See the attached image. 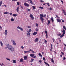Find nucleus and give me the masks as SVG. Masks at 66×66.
<instances>
[{
    "label": "nucleus",
    "mask_w": 66,
    "mask_h": 66,
    "mask_svg": "<svg viewBox=\"0 0 66 66\" xmlns=\"http://www.w3.org/2000/svg\"><path fill=\"white\" fill-rule=\"evenodd\" d=\"M40 1L41 2H44V1H43L42 0H40Z\"/></svg>",
    "instance_id": "obj_46"
},
{
    "label": "nucleus",
    "mask_w": 66,
    "mask_h": 66,
    "mask_svg": "<svg viewBox=\"0 0 66 66\" xmlns=\"http://www.w3.org/2000/svg\"><path fill=\"white\" fill-rule=\"evenodd\" d=\"M32 8H33V9H35V6H32Z\"/></svg>",
    "instance_id": "obj_41"
},
{
    "label": "nucleus",
    "mask_w": 66,
    "mask_h": 66,
    "mask_svg": "<svg viewBox=\"0 0 66 66\" xmlns=\"http://www.w3.org/2000/svg\"><path fill=\"white\" fill-rule=\"evenodd\" d=\"M46 4H47H47H49V3H46Z\"/></svg>",
    "instance_id": "obj_61"
},
{
    "label": "nucleus",
    "mask_w": 66,
    "mask_h": 66,
    "mask_svg": "<svg viewBox=\"0 0 66 66\" xmlns=\"http://www.w3.org/2000/svg\"><path fill=\"white\" fill-rule=\"evenodd\" d=\"M9 14H10V15H12V13H9Z\"/></svg>",
    "instance_id": "obj_55"
},
{
    "label": "nucleus",
    "mask_w": 66,
    "mask_h": 66,
    "mask_svg": "<svg viewBox=\"0 0 66 66\" xmlns=\"http://www.w3.org/2000/svg\"><path fill=\"white\" fill-rule=\"evenodd\" d=\"M7 30H5V35H7Z\"/></svg>",
    "instance_id": "obj_15"
},
{
    "label": "nucleus",
    "mask_w": 66,
    "mask_h": 66,
    "mask_svg": "<svg viewBox=\"0 0 66 66\" xmlns=\"http://www.w3.org/2000/svg\"><path fill=\"white\" fill-rule=\"evenodd\" d=\"M37 33V32H35L34 33H33L32 34L33 35H36V34Z\"/></svg>",
    "instance_id": "obj_11"
},
{
    "label": "nucleus",
    "mask_w": 66,
    "mask_h": 66,
    "mask_svg": "<svg viewBox=\"0 0 66 66\" xmlns=\"http://www.w3.org/2000/svg\"><path fill=\"white\" fill-rule=\"evenodd\" d=\"M12 16H15V17H16L17 16V15L15 14H13V15H12Z\"/></svg>",
    "instance_id": "obj_23"
},
{
    "label": "nucleus",
    "mask_w": 66,
    "mask_h": 66,
    "mask_svg": "<svg viewBox=\"0 0 66 66\" xmlns=\"http://www.w3.org/2000/svg\"><path fill=\"white\" fill-rule=\"evenodd\" d=\"M43 59L44 61H45V58L44 57L43 58Z\"/></svg>",
    "instance_id": "obj_54"
},
{
    "label": "nucleus",
    "mask_w": 66,
    "mask_h": 66,
    "mask_svg": "<svg viewBox=\"0 0 66 66\" xmlns=\"http://www.w3.org/2000/svg\"><path fill=\"white\" fill-rule=\"evenodd\" d=\"M8 13V12H5L4 13V15H5L6 14H7Z\"/></svg>",
    "instance_id": "obj_32"
},
{
    "label": "nucleus",
    "mask_w": 66,
    "mask_h": 66,
    "mask_svg": "<svg viewBox=\"0 0 66 66\" xmlns=\"http://www.w3.org/2000/svg\"><path fill=\"white\" fill-rule=\"evenodd\" d=\"M39 56H40L41 57H42V54H41L40 53H39Z\"/></svg>",
    "instance_id": "obj_25"
},
{
    "label": "nucleus",
    "mask_w": 66,
    "mask_h": 66,
    "mask_svg": "<svg viewBox=\"0 0 66 66\" xmlns=\"http://www.w3.org/2000/svg\"><path fill=\"white\" fill-rule=\"evenodd\" d=\"M27 11H31V10L30 9H27Z\"/></svg>",
    "instance_id": "obj_45"
},
{
    "label": "nucleus",
    "mask_w": 66,
    "mask_h": 66,
    "mask_svg": "<svg viewBox=\"0 0 66 66\" xmlns=\"http://www.w3.org/2000/svg\"><path fill=\"white\" fill-rule=\"evenodd\" d=\"M29 51H32V50L30 49V50H29Z\"/></svg>",
    "instance_id": "obj_63"
},
{
    "label": "nucleus",
    "mask_w": 66,
    "mask_h": 66,
    "mask_svg": "<svg viewBox=\"0 0 66 66\" xmlns=\"http://www.w3.org/2000/svg\"><path fill=\"white\" fill-rule=\"evenodd\" d=\"M30 17L31 18L32 20H33V19H34V18L33 17V15L32 14H31L30 15Z\"/></svg>",
    "instance_id": "obj_6"
},
{
    "label": "nucleus",
    "mask_w": 66,
    "mask_h": 66,
    "mask_svg": "<svg viewBox=\"0 0 66 66\" xmlns=\"http://www.w3.org/2000/svg\"><path fill=\"white\" fill-rule=\"evenodd\" d=\"M29 52H30V51H24V52L25 53H28Z\"/></svg>",
    "instance_id": "obj_22"
},
{
    "label": "nucleus",
    "mask_w": 66,
    "mask_h": 66,
    "mask_svg": "<svg viewBox=\"0 0 66 66\" xmlns=\"http://www.w3.org/2000/svg\"><path fill=\"white\" fill-rule=\"evenodd\" d=\"M61 2H62V3L63 4V3H64V2H63V1H62V0H61Z\"/></svg>",
    "instance_id": "obj_49"
},
{
    "label": "nucleus",
    "mask_w": 66,
    "mask_h": 66,
    "mask_svg": "<svg viewBox=\"0 0 66 66\" xmlns=\"http://www.w3.org/2000/svg\"><path fill=\"white\" fill-rule=\"evenodd\" d=\"M6 59H7L8 61H10V59L9 58H7L6 57Z\"/></svg>",
    "instance_id": "obj_30"
},
{
    "label": "nucleus",
    "mask_w": 66,
    "mask_h": 66,
    "mask_svg": "<svg viewBox=\"0 0 66 66\" xmlns=\"http://www.w3.org/2000/svg\"><path fill=\"white\" fill-rule=\"evenodd\" d=\"M52 40H53V42H54V41L55 40L54 39V38H53V39H52Z\"/></svg>",
    "instance_id": "obj_50"
},
{
    "label": "nucleus",
    "mask_w": 66,
    "mask_h": 66,
    "mask_svg": "<svg viewBox=\"0 0 66 66\" xmlns=\"http://www.w3.org/2000/svg\"><path fill=\"white\" fill-rule=\"evenodd\" d=\"M35 31H36V32H37L38 31V29L37 28L35 29Z\"/></svg>",
    "instance_id": "obj_34"
},
{
    "label": "nucleus",
    "mask_w": 66,
    "mask_h": 66,
    "mask_svg": "<svg viewBox=\"0 0 66 66\" xmlns=\"http://www.w3.org/2000/svg\"><path fill=\"white\" fill-rule=\"evenodd\" d=\"M27 28H31V26H27Z\"/></svg>",
    "instance_id": "obj_43"
},
{
    "label": "nucleus",
    "mask_w": 66,
    "mask_h": 66,
    "mask_svg": "<svg viewBox=\"0 0 66 66\" xmlns=\"http://www.w3.org/2000/svg\"><path fill=\"white\" fill-rule=\"evenodd\" d=\"M47 41L46 40H45V41H44L45 44H47Z\"/></svg>",
    "instance_id": "obj_38"
},
{
    "label": "nucleus",
    "mask_w": 66,
    "mask_h": 66,
    "mask_svg": "<svg viewBox=\"0 0 66 66\" xmlns=\"http://www.w3.org/2000/svg\"><path fill=\"white\" fill-rule=\"evenodd\" d=\"M32 52L33 53H35V52H34L33 50L32 51Z\"/></svg>",
    "instance_id": "obj_40"
},
{
    "label": "nucleus",
    "mask_w": 66,
    "mask_h": 66,
    "mask_svg": "<svg viewBox=\"0 0 66 66\" xmlns=\"http://www.w3.org/2000/svg\"><path fill=\"white\" fill-rule=\"evenodd\" d=\"M39 63H41V62H42V61L40 60L39 61Z\"/></svg>",
    "instance_id": "obj_58"
},
{
    "label": "nucleus",
    "mask_w": 66,
    "mask_h": 66,
    "mask_svg": "<svg viewBox=\"0 0 66 66\" xmlns=\"http://www.w3.org/2000/svg\"><path fill=\"white\" fill-rule=\"evenodd\" d=\"M11 21H14V19L13 18H11Z\"/></svg>",
    "instance_id": "obj_24"
},
{
    "label": "nucleus",
    "mask_w": 66,
    "mask_h": 66,
    "mask_svg": "<svg viewBox=\"0 0 66 66\" xmlns=\"http://www.w3.org/2000/svg\"><path fill=\"white\" fill-rule=\"evenodd\" d=\"M63 31H61L63 32V34H65V30H64V29H63Z\"/></svg>",
    "instance_id": "obj_14"
},
{
    "label": "nucleus",
    "mask_w": 66,
    "mask_h": 66,
    "mask_svg": "<svg viewBox=\"0 0 66 66\" xmlns=\"http://www.w3.org/2000/svg\"><path fill=\"white\" fill-rule=\"evenodd\" d=\"M34 61V59L33 58L31 59V62H33V61Z\"/></svg>",
    "instance_id": "obj_29"
},
{
    "label": "nucleus",
    "mask_w": 66,
    "mask_h": 66,
    "mask_svg": "<svg viewBox=\"0 0 66 66\" xmlns=\"http://www.w3.org/2000/svg\"><path fill=\"white\" fill-rule=\"evenodd\" d=\"M61 54H62V55H64V53H63V52H61Z\"/></svg>",
    "instance_id": "obj_52"
},
{
    "label": "nucleus",
    "mask_w": 66,
    "mask_h": 66,
    "mask_svg": "<svg viewBox=\"0 0 66 66\" xmlns=\"http://www.w3.org/2000/svg\"><path fill=\"white\" fill-rule=\"evenodd\" d=\"M0 44L1 45V46H3V43H2L1 41H0Z\"/></svg>",
    "instance_id": "obj_16"
},
{
    "label": "nucleus",
    "mask_w": 66,
    "mask_h": 66,
    "mask_svg": "<svg viewBox=\"0 0 66 66\" xmlns=\"http://www.w3.org/2000/svg\"><path fill=\"white\" fill-rule=\"evenodd\" d=\"M45 33L46 34V38H48V34L47 33V31H46L45 30Z\"/></svg>",
    "instance_id": "obj_7"
},
{
    "label": "nucleus",
    "mask_w": 66,
    "mask_h": 66,
    "mask_svg": "<svg viewBox=\"0 0 66 66\" xmlns=\"http://www.w3.org/2000/svg\"><path fill=\"white\" fill-rule=\"evenodd\" d=\"M38 40H39V39L38 38H36L35 40V42H37Z\"/></svg>",
    "instance_id": "obj_8"
},
{
    "label": "nucleus",
    "mask_w": 66,
    "mask_h": 66,
    "mask_svg": "<svg viewBox=\"0 0 66 66\" xmlns=\"http://www.w3.org/2000/svg\"><path fill=\"white\" fill-rule=\"evenodd\" d=\"M13 63H16V61L15 60H13Z\"/></svg>",
    "instance_id": "obj_27"
},
{
    "label": "nucleus",
    "mask_w": 66,
    "mask_h": 66,
    "mask_svg": "<svg viewBox=\"0 0 66 66\" xmlns=\"http://www.w3.org/2000/svg\"><path fill=\"white\" fill-rule=\"evenodd\" d=\"M53 58H52L51 59V61L52 62V63L54 64V60H53Z\"/></svg>",
    "instance_id": "obj_18"
},
{
    "label": "nucleus",
    "mask_w": 66,
    "mask_h": 66,
    "mask_svg": "<svg viewBox=\"0 0 66 66\" xmlns=\"http://www.w3.org/2000/svg\"><path fill=\"white\" fill-rule=\"evenodd\" d=\"M17 5H19V3L18 2H17Z\"/></svg>",
    "instance_id": "obj_44"
},
{
    "label": "nucleus",
    "mask_w": 66,
    "mask_h": 66,
    "mask_svg": "<svg viewBox=\"0 0 66 66\" xmlns=\"http://www.w3.org/2000/svg\"><path fill=\"white\" fill-rule=\"evenodd\" d=\"M62 55H60V57H62Z\"/></svg>",
    "instance_id": "obj_64"
},
{
    "label": "nucleus",
    "mask_w": 66,
    "mask_h": 66,
    "mask_svg": "<svg viewBox=\"0 0 66 66\" xmlns=\"http://www.w3.org/2000/svg\"><path fill=\"white\" fill-rule=\"evenodd\" d=\"M7 48L10 50L11 52H13L14 51L15 49H14V47L12 46H11L9 44H8L7 45Z\"/></svg>",
    "instance_id": "obj_1"
},
{
    "label": "nucleus",
    "mask_w": 66,
    "mask_h": 66,
    "mask_svg": "<svg viewBox=\"0 0 66 66\" xmlns=\"http://www.w3.org/2000/svg\"><path fill=\"white\" fill-rule=\"evenodd\" d=\"M46 14H44V17H46Z\"/></svg>",
    "instance_id": "obj_59"
},
{
    "label": "nucleus",
    "mask_w": 66,
    "mask_h": 66,
    "mask_svg": "<svg viewBox=\"0 0 66 66\" xmlns=\"http://www.w3.org/2000/svg\"><path fill=\"white\" fill-rule=\"evenodd\" d=\"M65 34H63L62 35H61L60 36V37H61V38H62V37H63V36H64V35Z\"/></svg>",
    "instance_id": "obj_21"
},
{
    "label": "nucleus",
    "mask_w": 66,
    "mask_h": 66,
    "mask_svg": "<svg viewBox=\"0 0 66 66\" xmlns=\"http://www.w3.org/2000/svg\"><path fill=\"white\" fill-rule=\"evenodd\" d=\"M39 8L40 9H43V7H39Z\"/></svg>",
    "instance_id": "obj_42"
},
{
    "label": "nucleus",
    "mask_w": 66,
    "mask_h": 66,
    "mask_svg": "<svg viewBox=\"0 0 66 66\" xmlns=\"http://www.w3.org/2000/svg\"><path fill=\"white\" fill-rule=\"evenodd\" d=\"M50 10H52V8H51V7L50 8Z\"/></svg>",
    "instance_id": "obj_60"
},
{
    "label": "nucleus",
    "mask_w": 66,
    "mask_h": 66,
    "mask_svg": "<svg viewBox=\"0 0 66 66\" xmlns=\"http://www.w3.org/2000/svg\"><path fill=\"white\" fill-rule=\"evenodd\" d=\"M21 48L22 49H24V47L22 46H21Z\"/></svg>",
    "instance_id": "obj_35"
},
{
    "label": "nucleus",
    "mask_w": 66,
    "mask_h": 66,
    "mask_svg": "<svg viewBox=\"0 0 66 66\" xmlns=\"http://www.w3.org/2000/svg\"><path fill=\"white\" fill-rule=\"evenodd\" d=\"M36 24V26L37 27H38V24H37V23H35Z\"/></svg>",
    "instance_id": "obj_33"
},
{
    "label": "nucleus",
    "mask_w": 66,
    "mask_h": 66,
    "mask_svg": "<svg viewBox=\"0 0 66 66\" xmlns=\"http://www.w3.org/2000/svg\"><path fill=\"white\" fill-rule=\"evenodd\" d=\"M57 21L59 22H61V20L60 19H57Z\"/></svg>",
    "instance_id": "obj_17"
},
{
    "label": "nucleus",
    "mask_w": 66,
    "mask_h": 66,
    "mask_svg": "<svg viewBox=\"0 0 66 66\" xmlns=\"http://www.w3.org/2000/svg\"><path fill=\"white\" fill-rule=\"evenodd\" d=\"M36 56H34L33 57V58H36Z\"/></svg>",
    "instance_id": "obj_56"
},
{
    "label": "nucleus",
    "mask_w": 66,
    "mask_h": 66,
    "mask_svg": "<svg viewBox=\"0 0 66 66\" xmlns=\"http://www.w3.org/2000/svg\"><path fill=\"white\" fill-rule=\"evenodd\" d=\"M51 20L52 21V22L53 23V21H54V20H53V18H51Z\"/></svg>",
    "instance_id": "obj_20"
},
{
    "label": "nucleus",
    "mask_w": 66,
    "mask_h": 66,
    "mask_svg": "<svg viewBox=\"0 0 66 66\" xmlns=\"http://www.w3.org/2000/svg\"><path fill=\"white\" fill-rule=\"evenodd\" d=\"M56 16L58 18H59V16H58L57 15H56Z\"/></svg>",
    "instance_id": "obj_57"
},
{
    "label": "nucleus",
    "mask_w": 66,
    "mask_h": 66,
    "mask_svg": "<svg viewBox=\"0 0 66 66\" xmlns=\"http://www.w3.org/2000/svg\"><path fill=\"white\" fill-rule=\"evenodd\" d=\"M40 19L41 20V21L42 22V23H43L44 22V15L43 14H40Z\"/></svg>",
    "instance_id": "obj_2"
},
{
    "label": "nucleus",
    "mask_w": 66,
    "mask_h": 66,
    "mask_svg": "<svg viewBox=\"0 0 66 66\" xmlns=\"http://www.w3.org/2000/svg\"><path fill=\"white\" fill-rule=\"evenodd\" d=\"M44 63L45 64V65H48V66H50V65L48 63H47L46 62H44Z\"/></svg>",
    "instance_id": "obj_12"
},
{
    "label": "nucleus",
    "mask_w": 66,
    "mask_h": 66,
    "mask_svg": "<svg viewBox=\"0 0 66 66\" xmlns=\"http://www.w3.org/2000/svg\"><path fill=\"white\" fill-rule=\"evenodd\" d=\"M2 1L1 0L0 1V4H2Z\"/></svg>",
    "instance_id": "obj_39"
},
{
    "label": "nucleus",
    "mask_w": 66,
    "mask_h": 66,
    "mask_svg": "<svg viewBox=\"0 0 66 66\" xmlns=\"http://www.w3.org/2000/svg\"><path fill=\"white\" fill-rule=\"evenodd\" d=\"M23 61V59L22 58H21L20 59V62H22Z\"/></svg>",
    "instance_id": "obj_19"
},
{
    "label": "nucleus",
    "mask_w": 66,
    "mask_h": 66,
    "mask_svg": "<svg viewBox=\"0 0 66 66\" xmlns=\"http://www.w3.org/2000/svg\"><path fill=\"white\" fill-rule=\"evenodd\" d=\"M30 34H31V33H30V32L28 31L27 34V35H30Z\"/></svg>",
    "instance_id": "obj_28"
},
{
    "label": "nucleus",
    "mask_w": 66,
    "mask_h": 66,
    "mask_svg": "<svg viewBox=\"0 0 66 66\" xmlns=\"http://www.w3.org/2000/svg\"><path fill=\"white\" fill-rule=\"evenodd\" d=\"M28 32H32V29H30L29 30Z\"/></svg>",
    "instance_id": "obj_37"
},
{
    "label": "nucleus",
    "mask_w": 66,
    "mask_h": 66,
    "mask_svg": "<svg viewBox=\"0 0 66 66\" xmlns=\"http://www.w3.org/2000/svg\"><path fill=\"white\" fill-rule=\"evenodd\" d=\"M30 55L31 57H33L35 55L33 54H30Z\"/></svg>",
    "instance_id": "obj_10"
},
{
    "label": "nucleus",
    "mask_w": 66,
    "mask_h": 66,
    "mask_svg": "<svg viewBox=\"0 0 66 66\" xmlns=\"http://www.w3.org/2000/svg\"><path fill=\"white\" fill-rule=\"evenodd\" d=\"M63 60H66V58H65V57H63Z\"/></svg>",
    "instance_id": "obj_53"
},
{
    "label": "nucleus",
    "mask_w": 66,
    "mask_h": 66,
    "mask_svg": "<svg viewBox=\"0 0 66 66\" xmlns=\"http://www.w3.org/2000/svg\"><path fill=\"white\" fill-rule=\"evenodd\" d=\"M24 59L25 60H27V56H25L24 57Z\"/></svg>",
    "instance_id": "obj_26"
},
{
    "label": "nucleus",
    "mask_w": 66,
    "mask_h": 66,
    "mask_svg": "<svg viewBox=\"0 0 66 66\" xmlns=\"http://www.w3.org/2000/svg\"><path fill=\"white\" fill-rule=\"evenodd\" d=\"M50 20H48V25H49V24H50Z\"/></svg>",
    "instance_id": "obj_31"
},
{
    "label": "nucleus",
    "mask_w": 66,
    "mask_h": 66,
    "mask_svg": "<svg viewBox=\"0 0 66 66\" xmlns=\"http://www.w3.org/2000/svg\"><path fill=\"white\" fill-rule=\"evenodd\" d=\"M24 5L25 6H26L27 7H29V6H30L26 2L24 3Z\"/></svg>",
    "instance_id": "obj_5"
},
{
    "label": "nucleus",
    "mask_w": 66,
    "mask_h": 66,
    "mask_svg": "<svg viewBox=\"0 0 66 66\" xmlns=\"http://www.w3.org/2000/svg\"><path fill=\"white\" fill-rule=\"evenodd\" d=\"M17 29H19L21 31H23V28H21L19 26H18L17 27Z\"/></svg>",
    "instance_id": "obj_3"
},
{
    "label": "nucleus",
    "mask_w": 66,
    "mask_h": 66,
    "mask_svg": "<svg viewBox=\"0 0 66 66\" xmlns=\"http://www.w3.org/2000/svg\"><path fill=\"white\" fill-rule=\"evenodd\" d=\"M0 29H1V30H2V27L1 26H0Z\"/></svg>",
    "instance_id": "obj_47"
},
{
    "label": "nucleus",
    "mask_w": 66,
    "mask_h": 66,
    "mask_svg": "<svg viewBox=\"0 0 66 66\" xmlns=\"http://www.w3.org/2000/svg\"><path fill=\"white\" fill-rule=\"evenodd\" d=\"M52 46H53L52 44H51V48L52 49H53V48H52Z\"/></svg>",
    "instance_id": "obj_36"
},
{
    "label": "nucleus",
    "mask_w": 66,
    "mask_h": 66,
    "mask_svg": "<svg viewBox=\"0 0 66 66\" xmlns=\"http://www.w3.org/2000/svg\"><path fill=\"white\" fill-rule=\"evenodd\" d=\"M61 33H60V34L59 35H58L59 36H60L61 35Z\"/></svg>",
    "instance_id": "obj_62"
},
{
    "label": "nucleus",
    "mask_w": 66,
    "mask_h": 66,
    "mask_svg": "<svg viewBox=\"0 0 66 66\" xmlns=\"http://www.w3.org/2000/svg\"><path fill=\"white\" fill-rule=\"evenodd\" d=\"M61 20H62V22H64V20H63V19H62Z\"/></svg>",
    "instance_id": "obj_48"
},
{
    "label": "nucleus",
    "mask_w": 66,
    "mask_h": 66,
    "mask_svg": "<svg viewBox=\"0 0 66 66\" xmlns=\"http://www.w3.org/2000/svg\"><path fill=\"white\" fill-rule=\"evenodd\" d=\"M11 41L12 42L14 45H16V43L15 42L14 40H11Z\"/></svg>",
    "instance_id": "obj_4"
},
{
    "label": "nucleus",
    "mask_w": 66,
    "mask_h": 66,
    "mask_svg": "<svg viewBox=\"0 0 66 66\" xmlns=\"http://www.w3.org/2000/svg\"><path fill=\"white\" fill-rule=\"evenodd\" d=\"M20 6V7H21V9H23V7H22V6Z\"/></svg>",
    "instance_id": "obj_51"
},
{
    "label": "nucleus",
    "mask_w": 66,
    "mask_h": 66,
    "mask_svg": "<svg viewBox=\"0 0 66 66\" xmlns=\"http://www.w3.org/2000/svg\"><path fill=\"white\" fill-rule=\"evenodd\" d=\"M16 11H17V12H18V13H19V7H18H18H17V8L16 9Z\"/></svg>",
    "instance_id": "obj_13"
},
{
    "label": "nucleus",
    "mask_w": 66,
    "mask_h": 66,
    "mask_svg": "<svg viewBox=\"0 0 66 66\" xmlns=\"http://www.w3.org/2000/svg\"><path fill=\"white\" fill-rule=\"evenodd\" d=\"M62 11H63V13L64 15H66V12L64 10H62Z\"/></svg>",
    "instance_id": "obj_9"
}]
</instances>
